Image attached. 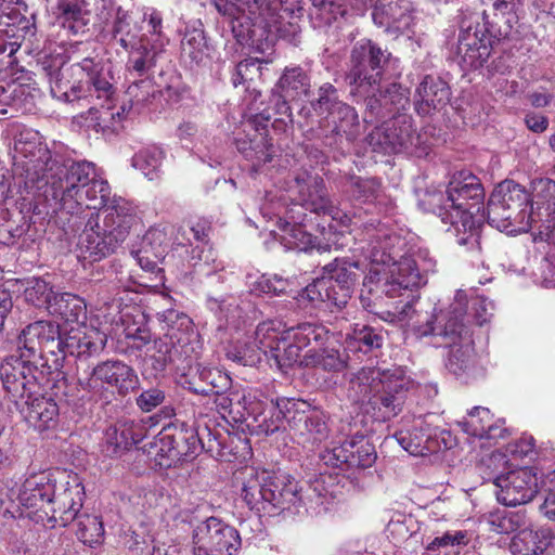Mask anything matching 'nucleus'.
<instances>
[{
	"mask_svg": "<svg viewBox=\"0 0 555 555\" xmlns=\"http://www.w3.org/2000/svg\"><path fill=\"white\" fill-rule=\"evenodd\" d=\"M464 319L463 309L457 305L452 306L450 311L438 318V325H435L434 321H427L425 325L420 326L418 335L440 336L448 340L447 345L461 343L465 337H472Z\"/></svg>",
	"mask_w": 555,
	"mask_h": 555,
	"instance_id": "31",
	"label": "nucleus"
},
{
	"mask_svg": "<svg viewBox=\"0 0 555 555\" xmlns=\"http://www.w3.org/2000/svg\"><path fill=\"white\" fill-rule=\"evenodd\" d=\"M481 13H470L461 23L456 53L465 69L482 67L491 55L492 41L481 23Z\"/></svg>",
	"mask_w": 555,
	"mask_h": 555,
	"instance_id": "14",
	"label": "nucleus"
},
{
	"mask_svg": "<svg viewBox=\"0 0 555 555\" xmlns=\"http://www.w3.org/2000/svg\"><path fill=\"white\" fill-rule=\"evenodd\" d=\"M483 197L479 179L461 171L453 176L443 194L431 195L429 204L441 221L450 224L447 231L456 237V243L474 249L480 247L483 214L479 212Z\"/></svg>",
	"mask_w": 555,
	"mask_h": 555,
	"instance_id": "4",
	"label": "nucleus"
},
{
	"mask_svg": "<svg viewBox=\"0 0 555 555\" xmlns=\"http://www.w3.org/2000/svg\"><path fill=\"white\" fill-rule=\"evenodd\" d=\"M533 468L522 467L498 476L494 485L498 488L496 499L505 506H517L529 503L539 491V481Z\"/></svg>",
	"mask_w": 555,
	"mask_h": 555,
	"instance_id": "19",
	"label": "nucleus"
},
{
	"mask_svg": "<svg viewBox=\"0 0 555 555\" xmlns=\"http://www.w3.org/2000/svg\"><path fill=\"white\" fill-rule=\"evenodd\" d=\"M346 103L339 101L337 89L330 82L323 83L318 89V98L312 102V106L315 111L321 113H327L331 115L333 111H337L339 105Z\"/></svg>",
	"mask_w": 555,
	"mask_h": 555,
	"instance_id": "61",
	"label": "nucleus"
},
{
	"mask_svg": "<svg viewBox=\"0 0 555 555\" xmlns=\"http://www.w3.org/2000/svg\"><path fill=\"white\" fill-rule=\"evenodd\" d=\"M62 345L60 325L51 320H39L26 325L17 335V352L27 358H41L43 352L59 354Z\"/></svg>",
	"mask_w": 555,
	"mask_h": 555,
	"instance_id": "17",
	"label": "nucleus"
},
{
	"mask_svg": "<svg viewBox=\"0 0 555 555\" xmlns=\"http://www.w3.org/2000/svg\"><path fill=\"white\" fill-rule=\"evenodd\" d=\"M446 366L454 375L459 376L466 373L474 363V341L472 337H465L461 343L448 345Z\"/></svg>",
	"mask_w": 555,
	"mask_h": 555,
	"instance_id": "49",
	"label": "nucleus"
},
{
	"mask_svg": "<svg viewBox=\"0 0 555 555\" xmlns=\"http://www.w3.org/2000/svg\"><path fill=\"white\" fill-rule=\"evenodd\" d=\"M275 334L276 340L268 346L267 358L273 360L281 370L299 364L324 372H340L347 366V356L334 346L320 350L308 349L301 357L302 349L292 337H288V331L280 332L275 328Z\"/></svg>",
	"mask_w": 555,
	"mask_h": 555,
	"instance_id": "10",
	"label": "nucleus"
},
{
	"mask_svg": "<svg viewBox=\"0 0 555 555\" xmlns=\"http://www.w3.org/2000/svg\"><path fill=\"white\" fill-rule=\"evenodd\" d=\"M166 248L167 234L165 230L159 228H152L142 237L140 248L138 250H132L131 253L155 257L157 254L156 250H160V259L167 260V258H172L173 254H167Z\"/></svg>",
	"mask_w": 555,
	"mask_h": 555,
	"instance_id": "58",
	"label": "nucleus"
},
{
	"mask_svg": "<svg viewBox=\"0 0 555 555\" xmlns=\"http://www.w3.org/2000/svg\"><path fill=\"white\" fill-rule=\"evenodd\" d=\"M163 321L167 325V332L164 336L155 339L149 349L153 351L152 358L155 359V369L158 370H164L167 363L173 360V354L177 351L176 346L182 341V337L178 334L182 335L192 325V321L186 314L176 310L164 312Z\"/></svg>",
	"mask_w": 555,
	"mask_h": 555,
	"instance_id": "22",
	"label": "nucleus"
},
{
	"mask_svg": "<svg viewBox=\"0 0 555 555\" xmlns=\"http://www.w3.org/2000/svg\"><path fill=\"white\" fill-rule=\"evenodd\" d=\"M360 266L358 261L349 258H335L323 267V275L326 280H333L337 285L353 288L358 279Z\"/></svg>",
	"mask_w": 555,
	"mask_h": 555,
	"instance_id": "50",
	"label": "nucleus"
},
{
	"mask_svg": "<svg viewBox=\"0 0 555 555\" xmlns=\"http://www.w3.org/2000/svg\"><path fill=\"white\" fill-rule=\"evenodd\" d=\"M295 190L298 193L299 204L318 215H327L333 220L348 219L330 199L323 179L308 171L298 173L295 178Z\"/></svg>",
	"mask_w": 555,
	"mask_h": 555,
	"instance_id": "20",
	"label": "nucleus"
},
{
	"mask_svg": "<svg viewBox=\"0 0 555 555\" xmlns=\"http://www.w3.org/2000/svg\"><path fill=\"white\" fill-rule=\"evenodd\" d=\"M57 24L73 35L85 34L91 21L86 0H57L53 9Z\"/></svg>",
	"mask_w": 555,
	"mask_h": 555,
	"instance_id": "34",
	"label": "nucleus"
},
{
	"mask_svg": "<svg viewBox=\"0 0 555 555\" xmlns=\"http://www.w3.org/2000/svg\"><path fill=\"white\" fill-rule=\"evenodd\" d=\"M192 543L195 555H236L242 545L238 531L217 517L193 529Z\"/></svg>",
	"mask_w": 555,
	"mask_h": 555,
	"instance_id": "16",
	"label": "nucleus"
},
{
	"mask_svg": "<svg viewBox=\"0 0 555 555\" xmlns=\"http://www.w3.org/2000/svg\"><path fill=\"white\" fill-rule=\"evenodd\" d=\"M376 457L374 446L365 436L358 434L320 454L327 466L361 469L371 467Z\"/></svg>",
	"mask_w": 555,
	"mask_h": 555,
	"instance_id": "18",
	"label": "nucleus"
},
{
	"mask_svg": "<svg viewBox=\"0 0 555 555\" xmlns=\"http://www.w3.org/2000/svg\"><path fill=\"white\" fill-rule=\"evenodd\" d=\"M403 246L400 235L386 228L374 229L369 234L370 268L363 285L370 293L380 292L392 298L426 283L423 273L434 271L435 261L423 253L402 256Z\"/></svg>",
	"mask_w": 555,
	"mask_h": 555,
	"instance_id": "2",
	"label": "nucleus"
},
{
	"mask_svg": "<svg viewBox=\"0 0 555 555\" xmlns=\"http://www.w3.org/2000/svg\"><path fill=\"white\" fill-rule=\"evenodd\" d=\"M273 322L260 323L254 336H245L230 344L227 348V358L242 365L253 366L260 362L261 356L268 354V346L276 340Z\"/></svg>",
	"mask_w": 555,
	"mask_h": 555,
	"instance_id": "21",
	"label": "nucleus"
},
{
	"mask_svg": "<svg viewBox=\"0 0 555 555\" xmlns=\"http://www.w3.org/2000/svg\"><path fill=\"white\" fill-rule=\"evenodd\" d=\"M409 90L402 88L401 85L396 82L390 83L384 90L382 89V98L385 101V109L391 113L392 111L400 112L404 109L410 103Z\"/></svg>",
	"mask_w": 555,
	"mask_h": 555,
	"instance_id": "63",
	"label": "nucleus"
},
{
	"mask_svg": "<svg viewBox=\"0 0 555 555\" xmlns=\"http://www.w3.org/2000/svg\"><path fill=\"white\" fill-rule=\"evenodd\" d=\"M372 17L377 26L395 37L406 34L413 24L408 0H377Z\"/></svg>",
	"mask_w": 555,
	"mask_h": 555,
	"instance_id": "26",
	"label": "nucleus"
},
{
	"mask_svg": "<svg viewBox=\"0 0 555 555\" xmlns=\"http://www.w3.org/2000/svg\"><path fill=\"white\" fill-rule=\"evenodd\" d=\"M269 117L261 115L254 116L245 127L253 131L244 137L235 139L236 149L244 157L253 162L254 166H261L272 160V145L267 139V125Z\"/></svg>",
	"mask_w": 555,
	"mask_h": 555,
	"instance_id": "24",
	"label": "nucleus"
},
{
	"mask_svg": "<svg viewBox=\"0 0 555 555\" xmlns=\"http://www.w3.org/2000/svg\"><path fill=\"white\" fill-rule=\"evenodd\" d=\"M77 383L87 391L114 389L119 396H127L139 388L140 379L135 370L119 359L99 362L91 370L77 372Z\"/></svg>",
	"mask_w": 555,
	"mask_h": 555,
	"instance_id": "11",
	"label": "nucleus"
},
{
	"mask_svg": "<svg viewBox=\"0 0 555 555\" xmlns=\"http://www.w3.org/2000/svg\"><path fill=\"white\" fill-rule=\"evenodd\" d=\"M451 96L448 83L438 76L426 75L414 95L415 111L421 116L430 115L434 111L444 107Z\"/></svg>",
	"mask_w": 555,
	"mask_h": 555,
	"instance_id": "29",
	"label": "nucleus"
},
{
	"mask_svg": "<svg viewBox=\"0 0 555 555\" xmlns=\"http://www.w3.org/2000/svg\"><path fill=\"white\" fill-rule=\"evenodd\" d=\"M195 371L201 383L205 385H196L194 382L189 380V390L203 396H209L211 393H219L227 390L231 385L230 377L217 369H210L196 364L195 367H191V372Z\"/></svg>",
	"mask_w": 555,
	"mask_h": 555,
	"instance_id": "44",
	"label": "nucleus"
},
{
	"mask_svg": "<svg viewBox=\"0 0 555 555\" xmlns=\"http://www.w3.org/2000/svg\"><path fill=\"white\" fill-rule=\"evenodd\" d=\"M180 56L191 67L208 59L209 46L201 25L185 27L180 42Z\"/></svg>",
	"mask_w": 555,
	"mask_h": 555,
	"instance_id": "39",
	"label": "nucleus"
},
{
	"mask_svg": "<svg viewBox=\"0 0 555 555\" xmlns=\"http://www.w3.org/2000/svg\"><path fill=\"white\" fill-rule=\"evenodd\" d=\"M327 126L332 127L331 135L325 134V144L338 145L345 139L353 142L360 135L359 116L356 109L348 105H339L337 111L327 115Z\"/></svg>",
	"mask_w": 555,
	"mask_h": 555,
	"instance_id": "32",
	"label": "nucleus"
},
{
	"mask_svg": "<svg viewBox=\"0 0 555 555\" xmlns=\"http://www.w3.org/2000/svg\"><path fill=\"white\" fill-rule=\"evenodd\" d=\"M50 90L53 98L64 102L93 98L104 101L100 108L90 107L74 118L80 127L106 132L115 131L121 122L125 107L112 105L116 90L114 76L109 68L93 57L61 67L50 79Z\"/></svg>",
	"mask_w": 555,
	"mask_h": 555,
	"instance_id": "1",
	"label": "nucleus"
},
{
	"mask_svg": "<svg viewBox=\"0 0 555 555\" xmlns=\"http://www.w3.org/2000/svg\"><path fill=\"white\" fill-rule=\"evenodd\" d=\"M121 322L125 326L124 333L126 338L132 339L133 345L140 349L151 343V332L145 323V317L138 311L137 315L125 313L121 317Z\"/></svg>",
	"mask_w": 555,
	"mask_h": 555,
	"instance_id": "54",
	"label": "nucleus"
},
{
	"mask_svg": "<svg viewBox=\"0 0 555 555\" xmlns=\"http://www.w3.org/2000/svg\"><path fill=\"white\" fill-rule=\"evenodd\" d=\"M21 7L27 11L25 3L11 7L9 3L0 5V38H13L24 40L26 36L35 34V25L31 17L21 12Z\"/></svg>",
	"mask_w": 555,
	"mask_h": 555,
	"instance_id": "35",
	"label": "nucleus"
},
{
	"mask_svg": "<svg viewBox=\"0 0 555 555\" xmlns=\"http://www.w3.org/2000/svg\"><path fill=\"white\" fill-rule=\"evenodd\" d=\"M310 87V78L301 67H286L276 85L280 96L283 99L279 105V112L285 115L288 114L291 108L287 101L308 95Z\"/></svg>",
	"mask_w": 555,
	"mask_h": 555,
	"instance_id": "36",
	"label": "nucleus"
},
{
	"mask_svg": "<svg viewBox=\"0 0 555 555\" xmlns=\"http://www.w3.org/2000/svg\"><path fill=\"white\" fill-rule=\"evenodd\" d=\"M85 221L76 245L77 257L88 262L100 261L126 240L133 216L129 204L119 198L102 212H87L78 217Z\"/></svg>",
	"mask_w": 555,
	"mask_h": 555,
	"instance_id": "6",
	"label": "nucleus"
},
{
	"mask_svg": "<svg viewBox=\"0 0 555 555\" xmlns=\"http://www.w3.org/2000/svg\"><path fill=\"white\" fill-rule=\"evenodd\" d=\"M291 427L302 439L304 443H320L328 436V426L325 416L319 412L311 414L297 413Z\"/></svg>",
	"mask_w": 555,
	"mask_h": 555,
	"instance_id": "40",
	"label": "nucleus"
},
{
	"mask_svg": "<svg viewBox=\"0 0 555 555\" xmlns=\"http://www.w3.org/2000/svg\"><path fill=\"white\" fill-rule=\"evenodd\" d=\"M548 545V540L543 531L531 528H522L513 538L511 548L514 555H540Z\"/></svg>",
	"mask_w": 555,
	"mask_h": 555,
	"instance_id": "48",
	"label": "nucleus"
},
{
	"mask_svg": "<svg viewBox=\"0 0 555 555\" xmlns=\"http://www.w3.org/2000/svg\"><path fill=\"white\" fill-rule=\"evenodd\" d=\"M106 344L107 335L98 328L87 326L73 327L65 336H62L59 353L63 354V357H94L105 349Z\"/></svg>",
	"mask_w": 555,
	"mask_h": 555,
	"instance_id": "25",
	"label": "nucleus"
},
{
	"mask_svg": "<svg viewBox=\"0 0 555 555\" xmlns=\"http://www.w3.org/2000/svg\"><path fill=\"white\" fill-rule=\"evenodd\" d=\"M18 353L7 357L0 364L3 387L16 402L37 395L40 391L39 380L43 376L35 359Z\"/></svg>",
	"mask_w": 555,
	"mask_h": 555,
	"instance_id": "15",
	"label": "nucleus"
},
{
	"mask_svg": "<svg viewBox=\"0 0 555 555\" xmlns=\"http://www.w3.org/2000/svg\"><path fill=\"white\" fill-rule=\"evenodd\" d=\"M157 455L165 459L162 466L170 467L194 460L203 450L198 427L175 421L164 426L157 435Z\"/></svg>",
	"mask_w": 555,
	"mask_h": 555,
	"instance_id": "12",
	"label": "nucleus"
},
{
	"mask_svg": "<svg viewBox=\"0 0 555 555\" xmlns=\"http://www.w3.org/2000/svg\"><path fill=\"white\" fill-rule=\"evenodd\" d=\"M28 225L24 221V217L18 215V220L0 219V243L4 245H12L17 238L22 237Z\"/></svg>",
	"mask_w": 555,
	"mask_h": 555,
	"instance_id": "64",
	"label": "nucleus"
},
{
	"mask_svg": "<svg viewBox=\"0 0 555 555\" xmlns=\"http://www.w3.org/2000/svg\"><path fill=\"white\" fill-rule=\"evenodd\" d=\"M175 415V410L170 405H165L160 409L159 414L147 417L144 420H130L125 418L116 423V430L114 433H119L120 442L119 444L127 446L128 449L132 446L141 442L146 434H147V423H151V426H154L158 423V418L164 416L165 418H170Z\"/></svg>",
	"mask_w": 555,
	"mask_h": 555,
	"instance_id": "38",
	"label": "nucleus"
},
{
	"mask_svg": "<svg viewBox=\"0 0 555 555\" xmlns=\"http://www.w3.org/2000/svg\"><path fill=\"white\" fill-rule=\"evenodd\" d=\"M284 231V241L288 248L297 249L299 251H308L313 248H318V250L321 249V246L317 244V237L308 233L302 224L287 223Z\"/></svg>",
	"mask_w": 555,
	"mask_h": 555,
	"instance_id": "59",
	"label": "nucleus"
},
{
	"mask_svg": "<svg viewBox=\"0 0 555 555\" xmlns=\"http://www.w3.org/2000/svg\"><path fill=\"white\" fill-rule=\"evenodd\" d=\"M487 218L488 223L500 231L518 233L528 230L526 225L518 224V218H514V214L492 194L487 204Z\"/></svg>",
	"mask_w": 555,
	"mask_h": 555,
	"instance_id": "47",
	"label": "nucleus"
},
{
	"mask_svg": "<svg viewBox=\"0 0 555 555\" xmlns=\"http://www.w3.org/2000/svg\"><path fill=\"white\" fill-rule=\"evenodd\" d=\"M40 100L41 91L35 81L0 87V104L8 105L15 113L34 114Z\"/></svg>",
	"mask_w": 555,
	"mask_h": 555,
	"instance_id": "33",
	"label": "nucleus"
},
{
	"mask_svg": "<svg viewBox=\"0 0 555 555\" xmlns=\"http://www.w3.org/2000/svg\"><path fill=\"white\" fill-rule=\"evenodd\" d=\"M492 417L493 416L489 409L483 406H474L462 421L457 422V424L467 435L483 439L486 427H488Z\"/></svg>",
	"mask_w": 555,
	"mask_h": 555,
	"instance_id": "55",
	"label": "nucleus"
},
{
	"mask_svg": "<svg viewBox=\"0 0 555 555\" xmlns=\"http://www.w3.org/2000/svg\"><path fill=\"white\" fill-rule=\"evenodd\" d=\"M288 331V337H292L301 349L311 347L310 349H323L330 347L327 345L331 338L330 331L317 323H301L296 327H292Z\"/></svg>",
	"mask_w": 555,
	"mask_h": 555,
	"instance_id": "45",
	"label": "nucleus"
},
{
	"mask_svg": "<svg viewBox=\"0 0 555 555\" xmlns=\"http://www.w3.org/2000/svg\"><path fill=\"white\" fill-rule=\"evenodd\" d=\"M23 401L26 404V420L40 430L48 428L59 415L55 401L50 397L40 396L39 392Z\"/></svg>",
	"mask_w": 555,
	"mask_h": 555,
	"instance_id": "42",
	"label": "nucleus"
},
{
	"mask_svg": "<svg viewBox=\"0 0 555 555\" xmlns=\"http://www.w3.org/2000/svg\"><path fill=\"white\" fill-rule=\"evenodd\" d=\"M160 44L150 43L149 36L143 34L139 43L127 50L128 60L126 63L127 72L132 76H145L156 65L157 56L163 52Z\"/></svg>",
	"mask_w": 555,
	"mask_h": 555,
	"instance_id": "37",
	"label": "nucleus"
},
{
	"mask_svg": "<svg viewBox=\"0 0 555 555\" xmlns=\"http://www.w3.org/2000/svg\"><path fill=\"white\" fill-rule=\"evenodd\" d=\"M164 156V151L159 146L149 145L133 155L132 166L139 169L149 180H154L158 177Z\"/></svg>",
	"mask_w": 555,
	"mask_h": 555,
	"instance_id": "52",
	"label": "nucleus"
},
{
	"mask_svg": "<svg viewBox=\"0 0 555 555\" xmlns=\"http://www.w3.org/2000/svg\"><path fill=\"white\" fill-rule=\"evenodd\" d=\"M348 346L369 352L383 346V335L371 326L356 325L351 334L347 335Z\"/></svg>",
	"mask_w": 555,
	"mask_h": 555,
	"instance_id": "56",
	"label": "nucleus"
},
{
	"mask_svg": "<svg viewBox=\"0 0 555 555\" xmlns=\"http://www.w3.org/2000/svg\"><path fill=\"white\" fill-rule=\"evenodd\" d=\"M14 150L26 159L24 164L26 172L34 175L31 179L37 182H41L44 173L55 160L48 146L41 142V137L37 131L21 132L14 142Z\"/></svg>",
	"mask_w": 555,
	"mask_h": 555,
	"instance_id": "23",
	"label": "nucleus"
},
{
	"mask_svg": "<svg viewBox=\"0 0 555 555\" xmlns=\"http://www.w3.org/2000/svg\"><path fill=\"white\" fill-rule=\"evenodd\" d=\"M243 475L241 495L250 508L258 511L269 506L285 511L308 504L324 505L335 496L333 478L325 474L310 482L306 494L296 480L266 469L247 468Z\"/></svg>",
	"mask_w": 555,
	"mask_h": 555,
	"instance_id": "3",
	"label": "nucleus"
},
{
	"mask_svg": "<svg viewBox=\"0 0 555 555\" xmlns=\"http://www.w3.org/2000/svg\"><path fill=\"white\" fill-rule=\"evenodd\" d=\"M491 194L514 214V218H518V224L526 225L529 229L535 222V214L532 211V204H530V194L522 185L506 180L498 184Z\"/></svg>",
	"mask_w": 555,
	"mask_h": 555,
	"instance_id": "28",
	"label": "nucleus"
},
{
	"mask_svg": "<svg viewBox=\"0 0 555 555\" xmlns=\"http://www.w3.org/2000/svg\"><path fill=\"white\" fill-rule=\"evenodd\" d=\"M243 401L245 413H240L238 418L234 417L235 422L245 423L249 431L258 436H269L279 430L282 413L280 410L278 411L276 408L272 406L269 411L270 416H268L263 401L250 396H243Z\"/></svg>",
	"mask_w": 555,
	"mask_h": 555,
	"instance_id": "27",
	"label": "nucleus"
},
{
	"mask_svg": "<svg viewBox=\"0 0 555 555\" xmlns=\"http://www.w3.org/2000/svg\"><path fill=\"white\" fill-rule=\"evenodd\" d=\"M95 168L92 163L67 162L59 164L55 159L50 169L44 173L41 182H44V193L51 192L61 209L72 216L81 211L83 204L82 189L86 183L92 181Z\"/></svg>",
	"mask_w": 555,
	"mask_h": 555,
	"instance_id": "8",
	"label": "nucleus"
},
{
	"mask_svg": "<svg viewBox=\"0 0 555 555\" xmlns=\"http://www.w3.org/2000/svg\"><path fill=\"white\" fill-rule=\"evenodd\" d=\"M288 2L289 0H215V5L219 13L232 20L235 37L244 39L255 35L256 29L253 27L276 25L281 9L287 15L299 11L293 7H284Z\"/></svg>",
	"mask_w": 555,
	"mask_h": 555,
	"instance_id": "9",
	"label": "nucleus"
},
{
	"mask_svg": "<svg viewBox=\"0 0 555 555\" xmlns=\"http://www.w3.org/2000/svg\"><path fill=\"white\" fill-rule=\"evenodd\" d=\"M325 276L315 279L312 283L306 286L299 295L301 302H308L312 307H320L321 304H326L328 300L330 286Z\"/></svg>",
	"mask_w": 555,
	"mask_h": 555,
	"instance_id": "62",
	"label": "nucleus"
},
{
	"mask_svg": "<svg viewBox=\"0 0 555 555\" xmlns=\"http://www.w3.org/2000/svg\"><path fill=\"white\" fill-rule=\"evenodd\" d=\"M49 313L60 317L65 322L83 323L87 319V306L81 297L72 293H61L53 296Z\"/></svg>",
	"mask_w": 555,
	"mask_h": 555,
	"instance_id": "43",
	"label": "nucleus"
},
{
	"mask_svg": "<svg viewBox=\"0 0 555 555\" xmlns=\"http://www.w3.org/2000/svg\"><path fill=\"white\" fill-rule=\"evenodd\" d=\"M395 437L399 444L412 455H425L434 451L431 434L421 418L414 421L411 429H401Z\"/></svg>",
	"mask_w": 555,
	"mask_h": 555,
	"instance_id": "41",
	"label": "nucleus"
},
{
	"mask_svg": "<svg viewBox=\"0 0 555 555\" xmlns=\"http://www.w3.org/2000/svg\"><path fill=\"white\" fill-rule=\"evenodd\" d=\"M111 189L107 181L102 180L96 177V173L93 175L92 181L86 183V186L82 189L83 195V204L81 211L77 215L83 216V214L91 212V209H98L102 206H105L109 199ZM109 205H107L108 207Z\"/></svg>",
	"mask_w": 555,
	"mask_h": 555,
	"instance_id": "51",
	"label": "nucleus"
},
{
	"mask_svg": "<svg viewBox=\"0 0 555 555\" xmlns=\"http://www.w3.org/2000/svg\"><path fill=\"white\" fill-rule=\"evenodd\" d=\"M413 380L400 366L380 370L363 366L349 378V389L358 401L374 399L384 418L397 416L403 409Z\"/></svg>",
	"mask_w": 555,
	"mask_h": 555,
	"instance_id": "7",
	"label": "nucleus"
},
{
	"mask_svg": "<svg viewBox=\"0 0 555 555\" xmlns=\"http://www.w3.org/2000/svg\"><path fill=\"white\" fill-rule=\"evenodd\" d=\"M76 518V535L83 544L92 546L102 541L104 528L98 516L77 514Z\"/></svg>",
	"mask_w": 555,
	"mask_h": 555,
	"instance_id": "57",
	"label": "nucleus"
},
{
	"mask_svg": "<svg viewBox=\"0 0 555 555\" xmlns=\"http://www.w3.org/2000/svg\"><path fill=\"white\" fill-rule=\"evenodd\" d=\"M532 207L535 205L538 216H542V210L547 217L555 218V181L551 179H539L533 182V197L530 198Z\"/></svg>",
	"mask_w": 555,
	"mask_h": 555,
	"instance_id": "53",
	"label": "nucleus"
},
{
	"mask_svg": "<svg viewBox=\"0 0 555 555\" xmlns=\"http://www.w3.org/2000/svg\"><path fill=\"white\" fill-rule=\"evenodd\" d=\"M54 295L49 284L39 279L31 281L24 291L27 302L38 308L44 307L48 311Z\"/></svg>",
	"mask_w": 555,
	"mask_h": 555,
	"instance_id": "60",
	"label": "nucleus"
},
{
	"mask_svg": "<svg viewBox=\"0 0 555 555\" xmlns=\"http://www.w3.org/2000/svg\"><path fill=\"white\" fill-rule=\"evenodd\" d=\"M83 487L77 474L57 469L25 479L18 502L25 508L42 511L49 521L66 527L82 506Z\"/></svg>",
	"mask_w": 555,
	"mask_h": 555,
	"instance_id": "5",
	"label": "nucleus"
},
{
	"mask_svg": "<svg viewBox=\"0 0 555 555\" xmlns=\"http://www.w3.org/2000/svg\"><path fill=\"white\" fill-rule=\"evenodd\" d=\"M139 31L140 27L131 15L119 8L111 28L112 40L127 51L139 43Z\"/></svg>",
	"mask_w": 555,
	"mask_h": 555,
	"instance_id": "46",
	"label": "nucleus"
},
{
	"mask_svg": "<svg viewBox=\"0 0 555 555\" xmlns=\"http://www.w3.org/2000/svg\"><path fill=\"white\" fill-rule=\"evenodd\" d=\"M389 53L371 40H361L351 52L350 85L360 93L378 89Z\"/></svg>",
	"mask_w": 555,
	"mask_h": 555,
	"instance_id": "13",
	"label": "nucleus"
},
{
	"mask_svg": "<svg viewBox=\"0 0 555 555\" xmlns=\"http://www.w3.org/2000/svg\"><path fill=\"white\" fill-rule=\"evenodd\" d=\"M378 140L386 153H414L421 137L413 129L409 117L399 116L385 126Z\"/></svg>",
	"mask_w": 555,
	"mask_h": 555,
	"instance_id": "30",
	"label": "nucleus"
}]
</instances>
